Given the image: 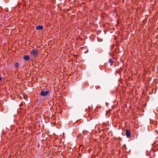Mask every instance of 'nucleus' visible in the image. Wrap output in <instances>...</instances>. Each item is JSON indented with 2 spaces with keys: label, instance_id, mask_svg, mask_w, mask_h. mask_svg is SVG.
<instances>
[{
  "label": "nucleus",
  "instance_id": "f257e3e1",
  "mask_svg": "<svg viewBox=\"0 0 158 158\" xmlns=\"http://www.w3.org/2000/svg\"><path fill=\"white\" fill-rule=\"evenodd\" d=\"M50 91L47 88H44L42 90L40 95L43 97H45L49 95Z\"/></svg>",
  "mask_w": 158,
  "mask_h": 158
},
{
  "label": "nucleus",
  "instance_id": "f03ea898",
  "mask_svg": "<svg viewBox=\"0 0 158 158\" xmlns=\"http://www.w3.org/2000/svg\"><path fill=\"white\" fill-rule=\"evenodd\" d=\"M31 55L34 57H36L38 55V52L37 50L34 49L30 52Z\"/></svg>",
  "mask_w": 158,
  "mask_h": 158
},
{
  "label": "nucleus",
  "instance_id": "7ed1b4c3",
  "mask_svg": "<svg viewBox=\"0 0 158 158\" xmlns=\"http://www.w3.org/2000/svg\"><path fill=\"white\" fill-rule=\"evenodd\" d=\"M23 59L24 60L28 61L30 60V56L29 55H25L23 57Z\"/></svg>",
  "mask_w": 158,
  "mask_h": 158
},
{
  "label": "nucleus",
  "instance_id": "20e7f679",
  "mask_svg": "<svg viewBox=\"0 0 158 158\" xmlns=\"http://www.w3.org/2000/svg\"><path fill=\"white\" fill-rule=\"evenodd\" d=\"M131 135V133H130L129 130L127 129L126 130V135L127 138L129 137Z\"/></svg>",
  "mask_w": 158,
  "mask_h": 158
},
{
  "label": "nucleus",
  "instance_id": "39448f33",
  "mask_svg": "<svg viewBox=\"0 0 158 158\" xmlns=\"http://www.w3.org/2000/svg\"><path fill=\"white\" fill-rule=\"evenodd\" d=\"M36 28L37 30H40L42 29L43 28V27L41 25L38 26L36 27Z\"/></svg>",
  "mask_w": 158,
  "mask_h": 158
},
{
  "label": "nucleus",
  "instance_id": "423d86ee",
  "mask_svg": "<svg viewBox=\"0 0 158 158\" xmlns=\"http://www.w3.org/2000/svg\"><path fill=\"white\" fill-rule=\"evenodd\" d=\"M14 66L15 68H18L19 66V64L18 63L15 62L14 63Z\"/></svg>",
  "mask_w": 158,
  "mask_h": 158
},
{
  "label": "nucleus",
  "instance_id": "0eeeda50",
  "mask_svg": "<svg viewBox=\"0 0 158 158\" xmlns=\"http://www.w3.org/2000/svg\"><path fill=\"white\" fill-rule=\"evenodd\" d=\"M109 62L110 63H113V61L112 59H110L109 60Z\"/></svg>",
  "mask_w": 158,
  "mask_h": 158
},
{
  "label": "nucleus",
  "instance_id": "6e6552de",
  "mask_svg": "<svg viewBox=\"0 0 158 158\" xmlns=\"http://www.w3.org/2000/svg\"><path fill=\"white\" fill-rule=\"evenodd\" d=\"M2 79V78L1 77H0V81H1Z\"/></svg>",
  "mask_w": 158,
  "mask_h": 158
},
{
  "label": "nucleus",
  "instance_id": "1a4fd4ad",
  "mask_svg": "<svg viewBox=\"0 0 158 158\" xmlns=\"http://www.w3.org/2000/svg\"><path fill=\"white\" fill-rule=\"evenodd\" d=\"M158 29V27H157V28H156V29Z\"/></svg>",
  "mask_w": 158,
  "mask_h": 158
},
{
  "label": "nucleus",
  "instance_id": "9d476101",
  "mask_svg": "<svg viewBox=\"0 0 158 158\" xmlns=\"http://www.w3.org/2000/svg\"><path fill=\"white\" fill-rule=\"evenodd\" d=\"M156 131L157 133H158V132H157V131Z\"/></svg>",
  "mask_w": 158,
  "mask_h": 158
}]
</instances>
